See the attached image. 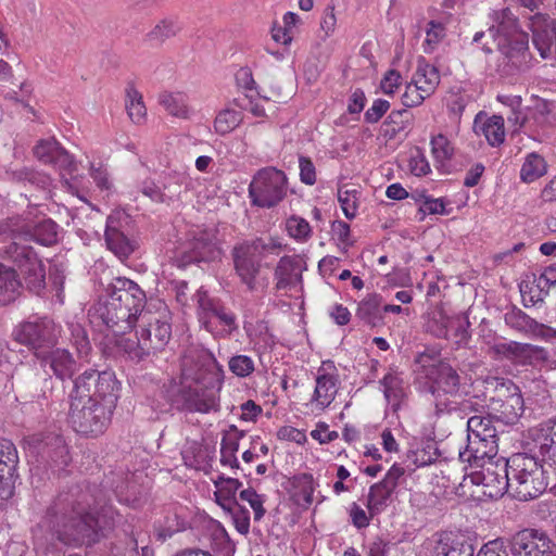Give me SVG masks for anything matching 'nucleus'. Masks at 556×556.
<instances>
[{
	"instance_id": "f257e3e1",
	"label": "nucleus",
	"mask_w": 556,
	"mask_h": 556,
	"mask_svg": "<svg viewBox=\"0 0 556 556\" xmlns=\"http://www.w3.org/2000/svg\"><path fill=\"white\" fill-rule=\"evenodd\" d=\"M87 497V493L75 488L60 493L48 507L43 522L60 543L75 547L91 545L105 529L113 527V509L105 507L96 515L89 510Z\"/></svg>"
},
{
	"instance_id": "f03ea898",
	"label": "nucleus",
	"mask_w": 556,
	"mask_h": 556,
	"mask_svg": "<svg viewBox=\"0 0 556 556\" xmlns=\"http://www.w3.org/2000/svg\"><path fill=\"white\" fill-rule=\"evenodd\" d=\"M147 302L144 291L126 277L114 278L90 308L97 326L103 325L115 334L132 329Z\"/></svg>"
},
{
	"instance_id": "7ed1b4c3",
	"label": "nucleus",
	"mask_w": 556,
	"mask_h": 556,
	"mask_svg": "<svg viewBox=\"0 0 556 556\" xmlns=\"http://www.w3.org/2000/svg\"><path fill=\"white\" fill-rule=\"evenodd\" d=\"M23 225L15 219L0 222V260L9 263L24 279L26 288L40 294L46 288V268L36 251L28 244Z\"/></svg>"
},
{
	"instance_id": "20e7f679",
	"label": "nucleus",
	"mask_w": 556,
	"mask_h": 556,
	"mask_svg": "<svg viewBox=\"0 0 556 556\" xmlns=\"http://www.w3.org/2000/svg\"><path fill=\"white\" fill-rule=\"evenodd\" d=\"M492 24L489 37L504 55L508 74L526 72L531 67L529 36L522 30L518 16L509 8H501L490 13Z\"/></svg>"
},
{
	"instance_id": "39448f33",
	"label": "nucleus",
	"mask_w": 556,
	"mask_h": 556,
	"mask_svg": "<svg viewBox=\"0 0 556 556\" xmlns=\"http://www.w3.org/2000/svg\"><path fill=\"white\" fill-rule=\"evenodd\" d=\"M136 340L124 339L119 346L130 359L141 362L166 346L172 337L169 313L142 311L137 320Z\"/></svg>"
},
{
	"instance_id": "423d86ee",
	"label": "nucleus",
	"mask_w": 556,
	"mask_h": 556,
	"mask_svg": "<svg viewBox=\"0 0 556 556\" xmlns=\"http://www.w3.org/2000/svg\"><path fill=\"white\" fill-rule=\"evenodd\" d=\"M186 379H192L193 384H188L185 381L170 380L163 386L161 391L162 397L166 401L168 408H160L161 413H166L169 409L187 413L207 414L210 412H218L219 401L216 392L205 389L199 384L201 375L187 374L184 369Z\"/></svg>"
},
{
	"instance_id": "0eeeda50",
	"label": "nucleus",
	"mask_w": 556,
	"mask_h": 556,
	"mask_svg": "<svg viewBox=\"0 0 556 556\" xmlns=\"http://www.w3.org/2000/svg\"><path fill=\"white\" fill-rule=\"evenodd\" d=\"M508 470L513 495L519 501H529L540 496L547 488L543 466L538 459L526 453H517L508 458Z\"/></svg>"
},
{
	"instance_id": "6e6552de",
	"label": "nucleus",
	"mask_w": 556,
	"mask_h": 556,
	"mask_svg": "<svg viewBox=\"0 0 556 556\" xmlns=\"http://www.w3.org/2000/svg\"><path fill=\"white\" fill-rule=\"evenodd\" d=\"M281 247V243L274 239L265 241L262 238L244 241L233 247L231 256L236 274L250 291L256 288V277L261 270L262 260L268 255H278Z\"/></svg>"
},
{
	"instance_id": "1a4fd4ad",
	"label": "nucleus",
	"mask_w": 556,
	"mask_h": 556,
	"mask_svg": "<svg viewBox=\"0 0 556 556\" xmlns=\"http://www.w3.org/2000/svg\"><path fill=\"white\" fill-rule=\"evenodd\" d=\"M288 178L276 167H264L256 172L249 186V197L253 205L271 208L287 195Z\"/></svg>"
},
{
	"instance_id": "9d476101",
	"label": "nucleus",
	"mask_w": 556,
	"mask_h": 556,
	"mask_svg": "<svg viewBox=\"0 0 556 556\" xmlns=\"http://www.w3.org/2000/svg\"><path fill=\"white\" fill-rule=\"evenodd\" d=\"M494 395L488 407L493 419L505 425H515L521 417L525 406L519 387L511 380L494 378Z\"/></svg>"
},
{
	"instance_id": "9b49d317",
	"label": "nucleus",
	"mask_w": 556,
	"mask_h": 556,
	"mask_svg": "<svg viewBox=\"0 0 556 556\" xmlns=\"http://www.w3.org/2000/svg\"><path fill=\"white\" fill-rule=\"evenodd\" d=\"M112 413V408L93 402L92 399L86 401L72 399L68 416L76 432L96 437L104 432L110 424Z\"/></svg>"
},
{
	"instance_id": "f8f14e48",
	"label": "nucleus",
	"mask_w": 556,
	"mask_h": 556,
	"mask_svg": "<svg viewBox=\"0 0 556 556\" xmlns=\"http://www.w3.org/2000/svg\"><path fill=\"white\" fill-rule=\"evenodd\" d=\"M60 332V327L52 319L43 317L21 324L13 336L17 342L27 345L39 359L55 348Z\"/></svg>"
},
{
	"instance_id": "ddd939ff",
	"label": "nucleus",
	"mask_w": 556,
	"mask_h": 556,
	"mask_svg": "<svg viewBox=\"0 0 556 556\" xmlns=\"http://www.w3.org/2000/svg\"><path fill=\"white\" fill-rule=\"evenodd\" d=\"M31 444L39 457V463L48 464L55 471L68 466L71 456L62 435L52 432L36 434L31 437Z\"/></svg>"
},
{
	"instance_id": "4468645a",
	"label": "nucleus",
	"mask_w": 556,
	"mask_h": 556,
	"mask_svg": "<svg viewBox=\"0 0 556 556\" xmlns=\"http://www.w3.org/2000/svg\"><path fill=\"white\" fill-rule=\"evenodd\" d=\"M511 556H555L554 542L539 530L525 529L508 542Z\"/></svg>"
},
{
	"instance_id": "2eb2a0df",
	"label": "nucleus",
	"mask_w": 556,
	"mask_h": 556,
	"mask_svg": "<svg viewBox=\"0 0 556 556\" xmlns=\"http://www.w3.org/2000/svg\"><path fill=\"white\" fill-rule=\"evenodd\" d=\"M93 381H98V384H94L96 396L92 399L93 402L114 409L118 397V381L116 380L115 374L111 370H85L80 375L78 388H81L83 391H86L90 387V383H93Z\"/></svg>"
},
{
	"instance_id": "dca6fc26",
	"label": "nucleus",
	"mask_w": 556,
	"mask_h": 556,
	"mask_svg": "<svg viewBox=\"0 0 556 556\" xmlns=\"http://www.w3.org/2000/svg\"><path fill=\"white\" fill-rule=\"evenodd\" d=\"M508 458L488 462L481 467L480 479L484 488L483 493L490 497H500L507 490H511Z\"/></svg>"
},
{
	"instance_id": "f3484780",
	"label": "nucleus",
	"mask_w": 556,
	"mask_h": 556,
	"mask_svg": "<svg viewBox=\"0 0 556 556\" xmlns=\"http://www.w3.org/2000/svg\"><path fill=\"white\" fill-rule=\"evenodd\" d=\"M339 375L332 361H325L317 370L316 386L312 402L319 409L327 408L336 399L339 390Z\"/></svg>"
},
{
	"instance_id": "a211bd4d",
	"label": "nucleus",
	"mask_w": 556,
	"mask_h": 556,
	"mask_svg": "<svg viewBox=\"0 0 556 556\" xmlns=\"http://www.w3.org/2000/svg\"><path fill=\"white\" fill-rule=\"evenodd\" d=\"M220 256L222 249L215 236L204 231L188 242L179 260L186 266L191 263L214 262Z\"/></svg>"
},
{
	"instance_id": "6ab92c4d",
	"label": "nucleus",
	"mask_w": 556,
	"mask_h": 556,
	"mask_svg": "<svg viewBox=\"0 0 556 556\" xmlns=\"http://www.w3.org/2000/svg\"><path fill=\"white\" fill-rule=\"evenodd\" d=\"M529 28L532 31V41L542 59H548L555 47V22L545 13H535L528 16Z\"/></svg>"
},
{
	"instance_id": "aec40b11",
	"label": "nucleus",
	"mask_w": 556,
	"mask_h": 556,
	"mask_svg": "<svg viewBox=\"0 0 556 556\" xmlns=\"http://www.w3.org/2000/svg\"><path fill=\"white\" fill-rule=\"evenodd\" d=\"M37 361L46 374H52L61 381L72 379L80 367L73 354L61 348H53Z\"/></svg>"
},
{
	"instance_id": "412c9836",
	"label": "nucleus",
	"mask_w": 556,
	"mask_h": 556,
	"mask_svg": "<svg viewBox=\"0 0 556 556\" xmlns=\"http://www.w3.org/2000/svg\"><path fill=\"white\" fill-rule=\"evenodd\" d=\"M34 154L40 162L68 174L77 169L74 157L54 138L40 140L34 148Z\"/></svg>"
},
{
	"instance_id": "4be33fe9",
	"label": "nucleus",
	"mask_w": 556,
	"mask_h": 556,
	"mask_svg": "<svg viewBox=\"0 0 556 556\" xmlns=\"http://www.w3.org/2000/svg\"><path fill=\"white\" fill-rule=\"evenodd\" d=\"M432 394L443 393L455 396L460 391V377L455 368L445 361H439L428 372Z\"/></svg>"
},
{
	"instance_id": "5701e85b",
	"label": "nucleus",
	"mask_w": 556,
	"mask_h": 556,
	"mask_svg": "<svg viewBox=\"0 0 556 556\" xmlns=\"http://www.w3.org/2000/svg\"><path fill=\"white\" fill-rule=\"evenodd\" d=\"M498 439L468 440V444L464 451H459V459L468 463L471 467H482L488 462H493L498 451Z\"/></svg>"
},
{
	"instance_id": "b1692460",
	"label": "nucleus",
	"mask_w": 556,
	"mask_h": 556,
	"mask_svg": "<svg viewBox=\"0 0 556 556\" xmlns=\"http://www.w3.org/2000/svg\"><path fill=\"white\" fill-rule=\"evenodd\" d=\"M504 320L508 327L525 334L542 338L556 336V330L538 323L523 311L515 306L505 313Z\"/></svg>"
},
{
	"instance_id": "393cba45",
	"label": "nucleus",
	"mask_w": 556,
	"mask_h": 556,
	"mask_svg": "<svg viewBox=\"0 0 556 556\" xmlns=\"http://www.w3.org/2000/svg\"><path fill=\"white\" fill-rule=\"evenodd\" d=\"M300 260L299 255H285L279 260L274 273L277 290L292 289L302 281Z\"/></svg>"
},
{
	"instance_id": "a878e982",
	"label": "nucleus",
	"mask_w": 556,
	"mask_h": 556,
	"mask_svg": "<svg viewBox=\"0 0 556 556\" xmlns=\"http://www.w3.org/2000/svg\"><path fill=\"white\" fill-rule=\"evenodd\" d=\"M188 527L189 521L185 516V509L172 506L166 510L163 520L154 522L153 533L159 542L164 543L174 534L185 531Z\"/></svg>"
},
{
	"instance_id": "bb28decb",
	"label": "nucleus",
	"mask_w": 556,
	"mask_h": 556,
	"mask_svg": "<svg viewBox=\"0 0 556 556\" xmlns=\"http://www.w3.org/2000/svg\"><path fill=\"white\" fill-rule=\"evenodd\" d=\"M203 538L207 542L206 546L208 547L205 552H211V556H233L236 551L235 543L219 522L215 520L208 521Z\"/></svg>"
},
{
	"instance_id": "cd10ccee",
	"label": "nucleus",
	"mask_w": 556,
	"mask_h": 556,
	"mask_svg": "<svg viewBox=\"0 0 556 556\" xmlns=\"http://www.w3.org/2000/svg\"><path fill=\"white\" fill-rule=\"evenodd\" d=\"M529 433L541 456L556 464V418L530 429Z\"/></svg>"
},
{
	"instance_id": "c85d7f7f",
	"label": "nucleus",
	"mask_w": 556,
	"mask_h": 556,
	"mask_svg": "<svg viewBox=\"0 0 556 556\" xmlns=\"http://www.w3.org/2000/svg\"><path fill=\"white\" fill-rule=\"evenodd\" d=\"M117 219L109 216L104 239L108 249L114 253L121 261L127 260L136 250V242L127 238L117 227Z\"/></svg>"
},
{
	"instance_id": "c756f323",
	"label": "nucleus",
	"mask_w": 556,
	"mask_h": 556,
	"mask_svg": "<svg viewBox=\"0 0 556 556\" xmlns=\"http://www.w3.org/2000/svg\"><path fill=\"white\" fill-rule=\"evenodd\" d=\"M22 288L16 269L0 262V306L14 302L20 296Z\"/></svg>"
},
{
	"instance_id": "7c9ffc66",
	"label": "nucleus",
	"mask_w": 556,
	"mask_h": 556,
	"mask_svg": "<svg viewBox=\"0 0 556 556\" xmlns=\"http://www.w3.org/2000/svg\"><path fill=\"white\" fill-rule=\"evenodd\" d=\"M473 128L477 134L483 135L492 147H497L505 140L504 118L500 115L483 118L480 113L475 118Z\"/></svg>"
},
{
	"instance_id": "2f4dec72",
	"label": "nucleus",
	"mask_w": 556,
	"mask_h": 556,
	"mask_svg": "<svg viewBox=\"0 0 556 556\" xmlns=\"http://www.w3.org/2000/svg\"><path fill=\"white\" fill-rule=\"evenodd\" d=\"M383 387V394L388 403L391 405L393 412H397L403 403L406 393L404 388V380L401 374L390 368V370L380 380Z\"/></svg>"
},
{
	"instance_id": "473e14b6",
	"label": "nucleus",
	"mask_w": 556,
	"mask_h": 556,
	"mask_svg": "<svg viewBox=\"0 0 556 556\" xmlns=\"http://www.w3.org/2000/svg\"><path fill=\"white\" fill-rule=\"evenodd\" d=\"M216 491L214 493L216 503L226 511H232V509L239 504L236 501V493L242 486V483L230 477L220 475L214 481Z\"/></svg>"
},
{
	"instance_id": "72a5a7b5",
	"label": "nucleus",
	"mask_w": 556,
	"mask_h": 556,
	"mask_svg": "<svg viewBox=\"0 0 556 556\" xmlns=\"http://www.w3.org/2000/svg\"><path fill=\"white\" fill-rule=\"evenodd\" d=\"M381 303V295L377 293L368 294L358 303L356 317L370 327L381 326L383 324Z\"/></svg>"
},
{
	"instance_id": "f704fd0d",
	"label": "nucleus",
	"mask_w": 556,
	"mask_h": 556,
	"mask_svg": "<svg viewBox=\"0 0 556 556\" xmlns=\"http://www.w3.org/2000/svg\"><path fill=\"white\" fill-rule=\"evenodd\" d=\"M473 546L463 535H446L434 547L435 556H473Z\"/></svg>"
},
{
	"instance_id": "c9c22d12",
	"label": "nucleus",
	"mask_w": 556,
	"mask_h": 556,
	"mask_svg": "<svg viewBox=\"0 0 556 556\" xmlns=\"http://www.w3.org/2000/svg\"><path fill=\"white\" fill-rule=\"evenodd\" d=\"M412 80L420 86L421 91L426 94H432L440 84L439 70L428 63L424 56L417 60V68Z\"/></svg>"
},
{
	"instance_id": "e433bc0d",
	"label": "nucleus",
	"mask_w": 556,
	"mask_h": 556,
	"mask_svg": "<svg viewBox=\"0 0 556 556\" xmlns=\"http://www.w3.org/2000/svg\"><path fill=\"white\" fill-rule=\"evenodd\" d=\"M394 489L389 488L383 482H377L369 488L366 507L370 517H375L386 509L388 501L394 493Z\"/></svg>"
},
{
	"instance_id": "4c0bfd02",
	"label": "nucleus",
	"mask_w": 556,
	"mask_h": 556,
	"mask_svg": "<svg viewBox=\"0 0 556 556\" xmlns=\"http://www.w3.org/2000/svg\"><path fill=\"white\" fill-rule=\"evenodd\" d=\"M413 114L407 109L393 110L383 123V136L390 139L406 132L410 126Z\"/></svg>"
},
{
	"instance_id": "58836bf2",
	"label": "nucleus",
	"mask_w": 556,
	"mask_h": 556,
	"mask_svg": "<svg viewBox=\"0 0 556 556\" xmlns=\"http://www.w3.org/2000/svg\"><path fill=\"white\" fill-rule=\"evenodd\" d=\"M230 431L235 432L233 435L226 434L223 437L220 443V463L224 466L231 468H239V462L236 453L239 448V440L244 435L243 431H239L236 426H230Z\"/></svg>"
},
{
	"instance_id": "ea45409f",
	"label": "nucleus",
	"mask_w": 556,
	"mask_h": 556,
	"mask_svg": "<svg viewBox=\"0 0 556 556\" xmlns=\"http://www.w3.org/2000/svg\"><path fill=\"white\" fill-rule=\"evenodd\" d=\"M496 355L516 363H523L532 356L533 348L528 343L503 342L494 345Z\"/></svg>"
},
{
	"instance_id": "a19ab883",
	"label": "nucleus",
	"mask_w": 556,
	"mask_h": 556,
	"mask_svg": "<svg viewBox=\"0 0 556 556\" xmlns=\"http://www.w3.org/2000/svg\"><path fill=\"white\" fill-rule=\"evenodd\" d=\"M492 416L475 415L467 421L468 440L498 439L497 430L492 424Z\"/></svg>"
},
{
	"instance_id": "79ce46f5",
	"label": "nucleus",
	"mask_w": 556,
	"mask_h": 556,
	"mask_svg": "<svg viewBox=\"0 0 556 556\" xmlns=\"http://www.w3.org/2000/svg\"><path fill=\"white\" fill-rule=\"evenodd\" d=\"M29 241H36L41 245L49 247L58 241V225L52 219H43L33 227L31 230H24Z\"/></svg>"
},
{
	"instance_id": "37998d69",
	"label": "nucleus",
	"mask_w": 556,
	"mask_h": 556,
	"mask_svg": "<svg viewBox=\"0 0 556 556\" xmlns=\"http://www.w3.org/2000/svg\"><path fill=\"white\" fill-rule=\"evenodd\" d=\"M17 464L18 455L13 442L0 439V478L15 477Z\"/></svg>"
},
{
	"instance_id": "c03bdc74",
	"label": "nucleus",
	"mask_w": 556,
	"mask_h": 556,
	"mask_svg": "<svg viewBox=\"0 0 556 556\" xmlns=\"http://www.w3.org/2000/svg\"><path fill=\"white\" fill-rule=\"evenodd\" d=\"M194 301L197 302L199 321L206 330H211L212 313L220 303V300L212 298L205 290L199 289L194 294Z\"/></svg>"
},
{
	"instance_id": "a18cd8bd",
	"label": "nucleus",
	"mask_w": 556,
	"mask_h": 556,
	"mask_svg": "<svg viewBox=\"0 0 556 556\" xmlns=\"http://www.w3.org/2000/svg\"><path fill=\"white\" fill-rule=\"evenodd\" d=\"M452 319L453 316L447 315L444 309H433L425 324L426 330L437 338L447 339Z\"/></svg>"
},
{
	"instance_id": "49530a36",
	"label": "nucleus",
	"mask_w": 556,
	"mask_h": 556,
	"mask_svg": "<svg viewBox=\"0 0 556 556\" xmlns=\"http://www.w3.org/2000/svg\"><path fill=\"white\" fill-rule=\"evenodd\" d=\"M545 172L544 159L536 153H530L521 167L520 177L523 181L531 182L543 176Z\"/></svg>"
},
{
	"instance_id": "de8ad7c7",
	"label": "nucleus",
	"mask_w": 556,
	"mask_h": 556,
	"mask_svg": "<svg viewBox=\"0 0 556 556\" xmlns=\"http://www.w3.org/2000/svg\"><path fill=\"white\" fill-rule=\"evenodd\" d=\"M126 110L134 123L140 124L144 121L147 109L142 101V96L132 87L127 89Z\"/></svg>"
},
{
	"instance_id": "09e8293b",
	"label": "nucleus",
	"mask_w": 556,
	"mask_h": 556,
	"mask_svg": "<svg viewBox=\"0 0 556 556\" xmlns=\"http://www.w3.org/2000/svg\"><path fill=\"white\" fill-rule=\"evenodd\" d=\"M242 122L239 111L226 109L219 112L214 122L215 131L219 135H227Z\"/></svg>"
},
{
	"instance_id": "8fccbe9b",
	"label": "nucleus",
	"mask_w": 556,
	"mask_h": 556,
	"mask_svg": "<svg viewBox=\"0 0 556 556\" xmlns=\"http://www.w3.org/2000/svg\"><path fill=\"white\" fill-rule=\"evenodd\" d=\"M159 102L173 116L186 117L188 110L186 99L182 93L163 92L159 97Z\"/></svg>"
},
{
	"instance_id": "3c124183",
	"label": "nucleus",
	"mask_w": 556,
	"mask_h": 556,
	"mask_svg": "<svg viewBox=\"0 0 556 556\" xmlns=\"http://www.w3.org/2000/svg\"><path fill=\"white\" fill-rule=\"evenodd\" d=\"M71 332L70 341L75 346L80 357L87 356L91 350V344L86 329L78 323L68 324Z\"/></svg>"
},
{
	"instance_id": "603ef678",
	"label": "nucleus",
	"mask_w": 556,
	"mask_h": 556,
	"mask_svg": "<svg viewBox=\"0 0 556 556\" xmlns=\"http://www.w3.org/2000/svg\"><path fill=\"white\" fill-rule=\"evenodd\" d=\"M13 177L17 181H28L29 184L42 189L49 190L51 186V178L49 175L36 172L31 168L23 167L13 172Z\"/></svg>"
},
{
	"instance_id": "864d4df0",
	"label": "nucleus",
	"mask_w": 556,
	"mask_h": 556,
	"mask_svg": "<svg viewBox=\"0 0 556 556\" xmlns=\"http://www.w3.org/2000/svg\"><path fill=\"white\" fill-rule=\"evenodd\" d=\"M180 30V26L174 20H162L147 35L150 41L164 42L165 40L176 36Z\"/></svg>"
},
{
	"instance_id": "5fc2aeb1",
	"label": "nucleus",
	"mask_w": 556,
	"mask_h": 556,
	"mask_svg": "<svg viewBox=\"0 0 556 556\" xmlns=\"http://www.w3.org/2000/svg\"><path fill=\"white\" fill-rule=\"evenodd\" d=\"M229 370L239 378H245L255 370L254 361L248 355H233L228 361Z\"/></svg>"
},
{
	"instance_id": "6e6d98bb",
	"label": "nucleus",
	"mask_w": 556,
	"mask_h": 556,
	"mask_svg": "<svg viewBox=\"0 0 556 556\" xmlns=\"http://www.w3.org/2000/svg\"><path fill=\"white\" fill-rule=\"evenodd\" d=\"M357 200L358 191L356 189H343L338 190V201L340 202L341 208L346 218L353 219L357 213Z\"/></svg>"
},
{
	"instance_id": "4d7b16f0",
	"label": "nucleus",
	"mask_w": 556,
	"mask_h": 556,
	"mask_svg": "<svg viewBox=\"0 0 556 556\" xmlns=\"http://www.w3.org/2000/svg\"><path fill=\"white\" fill-rule=\"evenodd\" d=\"M286 226L289 235L296 240L306 241L312 235L308 222L300 216L289 217Z\"/></svg>"
},
{
	"instance_id": "13d9d810",
	"label": "nucleus",
	"mask_w": 556,
	"mask_h": 556,
	"mask_svg": "<svg viewBox=\"0 0 556 556\" xmlns=\"http://www.w3.org/2000/svg\"><path fill=\"white\" fill-rule=\"evenodd\" d=\"M413 197H414L415 201H417V202L422 201V204L418 210V213L421 214L420 219H424V217L427 214H441V215L447 214L443 199H441V198L433 199L424 193L413 195Z\"/></svg>"
},
{
	"instance_id": "bf43d9fd",
	"label": "nucleus",
	"mask_w": 556,
	"mask_h": 556,
	"mask_svg": "<svg viewBox=\"0 0 556 556\" xmlns=\"http://www.w3.org/2000/svg\"><path fill=\"white\" fill-rule=\"evenodd\" d=\"M469 326L470 323L467 316L460 314L453 315L450 332H453L457 344H466L470 339Z\"/></svg>"
},
{
	"instance_id": "052dcab7",
	"label": "nucleus",
	"mask_w": 556,
	"mask_h": 556,
	"mask_svg": "<svg viewBox=\"0 0 556 556\" xmlns=\"http://www.w3.org/2000/svg\"><path fill=\"white\" fill-rule=\"evenodd\" d=\"M445 37V27L442 23L430 21L426 30L425 52L431 53L437 45Z\"/></svg>"
},
{
	"instance_id": "680f3d73",
	"label": "nucleus",
	"mask_w": 556,
	"mask_h": 556,
	"mask_svg": "<svg viewBox=\"0 0 556 556\" xmlns=\"http://www.w3.org/2000/svg\"><path fill=\"white\" fill-rule=\"evenodd\" d=\"M240 498L249 503L251 508L254 511V520L260 521L266 509L264 508V497L263 495L257 494V492L253 488H248L240 492Z\"/></svg>"
},
{
	"instance_id": "e2e57ef3",
	"label": "nucleus",
	"mask_w": 556,
	"mask_h": 556,
	"mask_svg": "<svg viewBox=\"0 0 556 556\" xmlns=\"http://www.w3.org/2000/svg\"><path fill=\"white\" fill-rule=\"evenodd\" d=\"M294 486L299 490V495L305 504L313 503V494L315 491V481L311 473H301L294 478Z\"/></svg>"
},
{
	"instance_id": "0e129e2a",
	"label": "nucleus",
	"mask_w": 556,
	"mask_h": 556,
	"mask_svg": "<svg viewBox=\"0 0 556 556\" xmlns=\"http://www.w3.org/2000/svg\"><path fill=\"white\" fill-rule=\"evenodd\" d=\"M428 97L430 94L424 93L420 86L412 80L406 85L405 92L402 96V103L406 108H414L420 105Z\"/></svg>"
},
{
	"instance_id": "69168bd1",
	"label": "nucleus",
	"mask_w": 556,
	"mask_h": 556,
	"mask_svg": "<svg viewBox=\"0 0 556 556\" xmlns=\"http://www.w3.org/2000/svg\"><path fill=\"white\" fill-rule=\"evenodd\" d=\"M508 542L502 539L490 541L481 546L477 556H510Z\"/></svg>"
},
{
	"instance_id": "338daca9",
	"label": "nucleus",
	"mask_w": 556,
	"mask_h": 556,
	"mask_svg": "<svg viewBox=\"0 0 556 556\" xmlns=\"http://www.w3.org/2000/svg\"><path fill=\"white\" fill-rule=\"evenodd\" d=\"M431 146L432 153L438 161L444 162L451 159L453 154V148L450 146V142L445 136L438 135L437 137H433L431 140Z\"/></svg>"
},
{
	"instance_id": "774afa93",
	"label": "nucleus",
	"mask_w": 556,
	"mask_h": 556,
	"mask_svg": "<svg viewBox=\"0 0 556 556\" xmlns=\"http://www.w3.org/2000/svg\"><path fill=\"white\" fill-rule=\"evenodd\" d=\"M534 282L540 292L547 293L556 285V263L547 266Z\"/></svg>"
}]
</instances>
